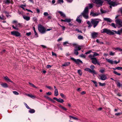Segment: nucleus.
Here are the masks:
<instances>
[{"mask_svg": "<svg viewBox=\"0 0 122 122\" xmlns=\"http://www.w3.org/2000/svg\"><path fill=\"white\" fill-rule=\"evenodd\" d=\"M112 30L113 31L115 32L116 34H117L120 35L121 34V32H120V31H119V30H118L117 31H115V30Z\"/></svg>", "mask_w": 122, "mask_h": 122, "instance_id": "26", "label": "nucleus"}, {"mask_svg": "<svg viewBox=\"0 0 122 122\" xmlns=\"http://www.w3.org/2000/svg\"><path fill=\"white\" fill-rule=\"evenodd\" d=\"M59 107L63 109L64 110H67V109L65 107L61 105H60Z\"/></svg>", "mask_w": 122, "mask_h": 122, "instance_id": "40", "label": "nucleus"}, {"mask_svg": "<svg viewBox=\"0 0 122 122\" xmlns=\"http://www.w3.org/2000/svg\"><path fill=\"white\" fill-rule=\"evenodd\" d=\"M115 81L116 82V83L117 84V86L118 87H120L121 86V85L119 82V81L118 80H115Z\"/></svg>", "mask_w": 122, "mask_h": 122, "instance_id": "20", "label": "nucleus"}, {"mask_svg": "<svg viewBox=\"0 0 122 122\" xmlns=\"http://www.w3.org/2000/svg\"><path fill=\"white\" fill-rule=\"evenodd\" d=\"M100 14V13L99 12L94 13L93 11H91L90 15L92 16L95 17L98 15Z\"/></svg>", "mask_w": 122, "mask_h": 122, "instance_id": "10", "label": "nucleus"}, {"mask_svg": "<svg viewBox=\"0 0 122 122\" xmlns=\"http://www.w3.org/2000/svg\"><path fill=\"white\" fill-rule=\"evenodd\" d=\"M29 84L32 87H33L35 88H37V87L35 86L33 84L30 82H29Z\"/></svg>", "mask_w": 122, "mask_h": 122, "instance_id": "31", "label": "nucleus"}, {"mask_svg": "<svg viewBox=\"0 0 122 122\" xmlns=\"http://www.w3.org/2000/svg\"><path fill=\"white\" fill-rule=\"evenodd\" d=\"M93 53H94V54L93 55V56H94V57L97 56H98L99 55V54H98L96 52H93Z\"/></svg>", "mask_w": 122, "mask_h": 122, "instance_id": "43", "label": "nucleus"}, {"mask_svg": "<svg viewBox=\"0 0 122 122\" xmlns=\"http://www.w3.org/2000/svg\"><path fill=\"white\" fill-rule=\"evenodd\" d=\"M58 102L62 103L64 102L63 100H55Z\"/></svg>", "mask_w": 122, "mask_h": 122, "instance_id": "33", "label": "nucleus"}, {"mask_svg": "<svg viewBox=\"0 0 122 122\" xmlns=\"http://www.w3.org/2000/svg\"><path fill=\"white\" fill-rule=\"evenodd\" d=\"M0 19L2 20H4V17L2 15V16H0Z\"/></svg>", "mask_w": 122, "mask_h": 122, "instance_id": "61", "label": "nucleus"}, {"mask_svg": "<svg viewBox=\"0 0 122 122\" xmlns=\"http://www.w3.org/2000/svg\"><path fill=\"white\" fill-rule=\"evenodd\" d=\"M113 72L115 74L119 76L120 75H121V74L120 73H118L116 71H113Z\"/></svg>", "mask_w": 122, "mask_h": 122, "instance_id": "37", "label": "nucleus"}, {"mask_svg": "<svg viewBox=\"0 0 122 122\" xmlns=\"http://www.w3.org/2000/svg\"><path fill=\"white\" fill-rule=\"evenodd\" d=\"M78 38L79 39H83V37L81 35H79L78 36Z\"/></svg>", "mask_w": 122, "mask_h": 122, "instance_id": "36", "label": "nucleus"}, {"mask_svg": "<svg viewBox=\"0 0 122 122\" xmlns=\"http://www.w3.org/2000/svg\"><path fill=\"white\" fill-rule=\"evenodd\" d=\"M111 25L112 26L114 27V28H116V27L115 24L114 23H112L111 24Z\"/></svg>", "mask_w": 122, "mask_h": 122, "instance_id": "59", "label": "nucleus"}, {"mask_svg": "<svg viewBox=\"0 0 122 122\" xmlns=\"http://www.w3.org/2000/svg\"><path fill=\"white\" fill-rule=\"evenodd\" d=\"M81 46H76L75 47V49H76L77 51H79L81 50Z\"/></svg>", "mask_w": 122, "mask_h": 122, "instance_id": "22", "label": "nucleus"}, {"mask_svg": "<svg viewBox=\"0 0 122 122\" xmlns=\"http://www.w3.org/2000/svg\"><path fill=\"white\" fill-rule=\"evenodd\" d=\"M92 52V51H89L87 52H86L85 53V54H89L90 53Z\"/></svg>", "mask_w": 122, "mask_h": 122, "instance_id": "62", "label": "nucleus"}, {"mask_svg": "<svg viewBox=\"0 0 122 122\" xmlns=\"http://www.w3.org/2000/svg\"><path fill=\"white\" fill-rule=\"evenodd\" d=\"M24 104L25 106H26V108H27V109H30V108L27 105L26 103H25Z\"/></svg>", "mask_w": 122, "mask_h": 122, "instance_id": "52", "label": "nucleus"}, {"mask_svg": "<svg viewBox=\"0 0 122 122\" xmlns=\"http://www.w3.org/2000/svg\"><path fill=\"white\" fill-rule=\"evenodd\" d=\"M69 44V43L67 41H66L63 43V45L64 46H67V45Z\"/></svg>", "mask_w": 122, "mask_h": 122, "instance_id": "38", "label": "nucleus"}, {"mask_svg": "<svg viewBox=\"0 0 122 122\" xmlns=\"http://www.w3.org/2000/svg\"><path fill=\"white\" fill-rule=\"evenodd\" d=\"M58 3H59L61 4V3H63V0H58Z\"/></svg>", "mask_w": 122, "mask_h": 122, "instance_id": "44", "label": "nucleus"}, {"mask_svg": "<svg viewBox=\"0 0 122 122\" xmlns=\"http://www.w3.org/2000/svg\"><path fill=\"white\" fill-rule=\"evenodd\" d=\"M100 20L98 19H92L91 22L92 24L93 25L94 28H95L98 24Z\"/></svg>", "mask_w": 122, "mask_h": 122, "instance_id": "3", "label": "nucleus"}, {"mask_svg": "<svg viewBox=\"0 0 122 122\" xmlns=\"http://www.w3.org/2000/svg\"><path fill=\"white\" fill-rule=\"evenodd\" d=\"M117 69L119 70H121V69H122V67H116Z\"/></svg>", "mask_w": 122, "mask_h": 122, "instance_id": "58", "label": "nucleus"}, {"mask_svg": "<svg viewBox=\"0 0 122 122\" xmlns=\"http://www.w3.org/2000/svg\"><path fill=\"white\" fill-rule=\"evenodd\" d=\"M71 59L72 60L75 62L76 64H78L79 63H82V61L79 59H76L73 58H71Z\"/></svg>", "mask_w": 122, "mask_h": 122, "instance_id": "9", "label": "nucleus"}, {"mask_svg": "<svg viewBox=\"0 0 122 122\" xmlns=\"http://www.w3.org/2000/svg\"><path fill=\"white\" fill-rule=\"evenodd\" d=\"M120 61L119 60L118 61H113V64H117L119 63L120 62Z\"/></svg>", "mask_w": 122, "mask_h": 122, "instance_id": "47", "label": "nucleus"}, {"mask_svg": "<svg viewBox=\"0 0 122 122\" xmlns=\"http://www.w3.org/2000/svg\"><path fill=\"white\" fill-rule=\"evenodd\" d=\"M61 96L63 98H66V96L64 95L62 93H61Z\"/></svg>", "mask_w": 122, "mask_h": 122, "instance_id": "41", "label": "nucleus"}, {"mask_svg": "<svg viewBox=\"0 0 122 122\" xmlns=\"http://www.w3.org/2000/svg\"><path fill=\"white\" fill-rule=\"evenodd\" d=\"M98 34L97 32H93L91 34V36L92 38H95L97 37Z\"/></svg>", "mask_w": 122, "mask_h": 122, "instance_id": "11", "label": "nucleus"}, {"mask_svg": "<svg viewBox=\"0 0 122 122\" xmlns=\"http://www.w3.org/2000/svg\"><path fill=\"white\" fill-rule=\"evenodd\" d=\"M4 2L5 3L8 4L10 3V0H5Z\"/></svg>", "mask_w": 122, "mask_h": 122, "instance_id": "27", "label": "nucleus"}, {"mask_svg": "<svg viewBox=\"0 0 122 122\" xmlns=\"http://www.w3.org/2000/svg\"><path fill=\"white\" fill-rule=\"evenodd\" d=\"M92 82H93L95 86L96 87H97V82H96V81H93V80H92Z\"/></svg>", "mask_w": 122, "mask_h": 122, "instance_id": "48", "label": "nucleus"}, {"mask_svg": "<svg viewBox=\"0 0 122 122\" xmlns=\"http://www.w3.org/2000/svg\"><path fill=\"white\" fill-rule=\"evenodd\" d=\"M115 52H113L112 51L109 52V55L111 56H113L115 54Z\"/></svg>", "mask_w": 122, "mask_h": 122, "instance_id": "45", "label": "nucleus"}, {"mask_svg": "<svg viewBox=\"0 0 122 122\" xmlns=\"http://www.w3.org/2000/svg\"><path fill=\"white\" fill-rule=\"evenodd\" d=\"M0 85L2 87L4 88H7L8 87V84L5 83H2Z\"/></svg>", "mask_w": 122, "mask_h": 122, "instance_id": "16", "label": "nucleus"}, {"mask_svg": "<svg viewBox=\"0 0 122 122\" xmlns=\"http://www.w3.org/2000/svg\"><path fill=\"white\" fill-rule=\"evenodd\" d=\"M89 5L90 9H91L92 8L93 5L92 4H89Z\"/></svg>", "mask_w": 122, "mask_h": 122, "instance_id": "57", "label": "nucleus"}, {"mask_svg": "<svg viewBox=\"0 0 122 122\" xmlns=\"http://www.w3.org/2000/svg\"><path fill=\"white\" fill-rule=\"evenodd\" d=\"M38 29L39 31L41 34H44L46 32V29L41 24L38 25Z\"/></svg>", "mask_w": 122, "mask_h": 122, "instance_id": "2", "label": "nucleus"}, {"mask_svg": "<svg viewBox=\"0 0 122 122\" xmlns=\"http://www.w3.org/2000/svg\"><path fill=\"white\" fill-rule=\"evenodd\" d=\"M90 67L91 68L92 70H93V69L95 68V66L93 65H91L90 66Z\"/></svg>", "mask_w": 122, "mask_h": 122, "instance_id": "56", "label": "nucleus"}, {"mask_svg": "<svg viewBox=\"0 0 122 122\" xmlns=\"http://www.w3.org/2000/svg\"><path fill=\"white\" fill-rule=\"evenodd\" d=\"M54 88L55 89L54 95L55 96H57L58 95V90L55 86H54Z\"/></svg>", "mask_w": 122, "mask_h": 122, "instance_id": "12", "label": "nucleus"}, {"mask_svg": "<svg viewBox=\"0 0 122 122\" xmlns=\"http://www.w3.org/2000/svg\"><path fill=\"white\" fill-rule=\"evenodd\" d=\"M93 2L97 4V6H102L103 2V1L101 0H92Z\"/></svg>", "mask_w": 122, "mask_h": 122, "instance_id": "5", "label": "nucleus"}, {"mask_svg": "<svg viewBox=\"0 0 122 122\" xmlns=\"http://www.w3.org/2000/svg\"><path fill=\"white\" fill-rule=\"evenodd\" d=\"M80 56L84 58H85L86 57V56L85 55L83 54H81V55Z\"/></svg>", "mask_w": 122, "mask_h": 122, "instance_id": "54", "label": "nucleus"}, {"mask_svg": "<svg viewBox=\"0 0 122 122\" xmlns=\"http://www.w3.org/2000/svg\"><path fill=\"white\" fill-rule=\"evenodd\" d=\"M23 18L27 21L29 20L30 19V17L28 16L24 15L23 16Z\"/></svg>", "mask_w": 122, "mask_h": 122, "instance_id": "19", "label": "nucleus"}, {"mask_svg": "<svg viewBox=\"0 0 122 122\" xmlns=\"http://www.w3.org/2000/svg\"><path fill=\"white\" fill-rule=\"evenodd\" d=\"M71 21V20L70 19H66L64 20V22H70Z\"/></svg>", "mask_w": 122, "mask_h": 122, "instance_id": "34", "label": "nucleus"}, {"mask_svg": "<svg viewBox=\"0 0 122 122\" xmlns=\"http://www.w3.org/2000/svg\"><path fill=\"white\" fill-rule=\"evenodd\" d=\"M99 84L100 86H103L105 85V84L104 83H102L101 82H99Z\"/></svg>", "mask_w": 122, "mask_h": 122, "instance_id": "49", "label": "nucleus"}, {"mask_svg": "<svg viewBox=\"0 0 122 122\" xmlns=\"http://www.w3.org/2000/svg\"><path fill=\"white\" fill-rule=\"evenodd\" d=\"M52 55L53 56H57V55L55 53H54L53 52H52Z\"/></svg>", "mask_w": 122, "mask_h": 122, "instance_id": "51", "label": "nucleus"}, {"mask_svg": "<svg viewBox=\"0 0 122 122\" xmlns=\"http://www.w3.org/2000/svg\"><path fill=\"white\" fill-rule=\"evenodd\" d=\"M104 20L105 21H106L107 22H112V20L109 18H104Z\"/></svg>", "mask_w": 122, "mask_h": 122, "instance_id": "21", "label": "nucleus"}, {"mask_svg": "<svg viewBox=\"0 0 122 122\" xmlns=\"http://www.w3.org/2000/svg\"><path fill=\"white\" fill-rule=\"evenodd\" d=\"M4 79L7 82H10L12 83L13 82L7 76H6L4 77Z\"/></svg>", "mask_w": 122, "mask_h": 122, "instance_id": "17", "label": "nucleus"}, {"mask_svg": "<svg viewBox=\"0 0 122 122\" xmlns=\"http://www.w3.org/2000/svg\"><path fill=\"white\" fill-rule=\"evenodd\" d=\"M13 93L15 95H17L19 94V93L16 91H13Z\"/></svg>", "mask_w": 122, "mask_h": 122, "instance_id": "55", "label": "nucleus"}, {"mask_svg": "<svg viewBox=\"0 0 122 122\" xmlns=\"http://www.w3.org/2000/svg\"><path fill=\"white\" fill-rule=\"evenodd\" d=\"M121 114L120 113H116L115 114V115L117 116H118Z\"/></svg>", "mask_w": 122, "mask_h": 122, "instance_id": "64", "label": "nucleus"}, {"mask_svg": "<svg viewBox=\"0 0 122 122\" xmlns=\"http://www.w3.org/2000/svg\"><path fill=\"white\" fill-rule=\"evenodd\" d=\"M76 31H77L78 32H79L80 33H82V32L81 30H79L77 29H76L75 30Z\"/></svg>", "mask_w": 122, "mask_h": 122, "instance_id": "63", "label": "nucleus"}, {"mask_svg": "<svg viewBox=\"0 0 122 122\" xmlns=\"http://www.w3.org/2000/svg\"><path fill=\"white\" fill-rule=\"evenodd\" d=\"M70 64L69 62H66L64 64L62 65V66H68Z\"/></svg>", "mask_w": 122, "mask_h": 122, "instance_id": "23", "label": "nucleus"}, {"mask_svg": "<svg viewBox=\"0 0 122 122\" xmlns=\"http://www.w3.org/2000/svg\"><path fill=\"white\" fill-rule=\"evenodd\" d=\"M21 26V24L20 23H17L15 25V26L17 27H20Z\"/></svg>", "mask_w": 122, "mask_h": 122, "instance_id": "35", "label": "nucleus"}, {"mask_svg": "<svg viewBox=\"0 0 122 122\" xmlns=\"http://www.w3.org/2000/svg\"><path fill=\"white\" fill-rule=\"evenodd\" d=\"M100 79L102 80H104L107 79V77L106 76L104 75H103L100 76Z\"/></svg>", "mask_w": 122, "mask_h": 122, "instance_id": "14", "label": "nucleus"}, {"mask_svg": "<svg viewBox=\"0 0 122 122\" xmlns=\"http://www.w3.org/2000/svg\"><path fill=\"white\" fill-rule=\"evenodd\" d=\"M74 54L76 55H77L78 54V52L76 49H74Z\"/></svg>", "mask_w": 122, "mask_h": 122, "instance_id": "29", "label": "nucleus"}, {"mask_svg": "<svg viewBox=\"0 0 122 122\" xmlns=\"http://www.w3.org/2000/svg\"><path fill=\"white\" fill-rule=\"evenodd\" d=\"M26 95L27 96L29 97H30L31 98H36V97L34 95H33L31 94H26Z\"/></svg>", "mask_w": 122, "mask_h": 122, "instance_id": "13", "label": "nucleus"}, {"mask_svg": "<svg viewBox=\"0 0 122 122\" xmlns=\"http://www.w3.org/2000/svg\"><path fill=\"white\" fill-rule=\"evenodd\" d=\"M11 34L13 36H20V33L17 31H13L11 32Z\"/></svg>", "mask_w": 122, "mask_h": 122, "instance_id": "8", "label": "nucleus"}, {"mask_svg": "<svg viewBox=\"0 0 122 122\" xmlns=\"http://www.w3.org/2000/svg\"><path fill=\"white\" fill-rule=\"evenodd\" d=\"M69 117H70V119H71V118L74 119L75 120H78V119L77 118L75 117H73L71 116H69Z\"/></svg>", "mask_w": 122, "mask_h": 122, "instance_id": "30", "label": "nucleus"}, {"mask_svg": "<svg viewBox=\"0 0 122 122\" xmlns=\"http://www.w3.org/2000/svg\"><path fill=\"white\" fill-rule=\"evenodd\" d=\"M92 62L94 64H96L97 63V59L95 57L92 59Z\"/></svg>", "mask_w": 122, "mask_h": 122, "instance_id": "15", "label": "nucleus"}, {"mask_svg": "<svg viewBox=\"0 0 122 122\" xmlns=\"http://www.w3.org/2000/svg\"><path fill=\"white\" fill-rule=\"evenodd\" d=\"M30 110L29 111V112L31 113H34L35 112V110L34 109H32L30 108V109H29Z\"/></svg>", "mask_w": 122, "mask_h": 122, "instance_id": "24", "label": "nucleus"}, {"mask_svg": "<svg viewBox=\"0 0 122 122\" xmlns=\"http://www.w3.org/2000/svg\"><path fill=\"white\" fill-rule=\"evenodd\" d=\"M46 94L47 95H50L51 94V92H49L46 93Z\"/></svg>", "mask_w": 122, "mask_h": 122, "instance_id": "60", "label": "nucleus"}, {"mask_svg": "<svg viewBox=\"0 0 122 122\" xmlns=\"http://www.w3.org/2000/svg\"><path fill=\"white\" fill-rule=\"evenodd\" d=\"M78 72L79 74L80 75H81L82 74V72L81 70H78Z\"/></svg>", "mask_w": 122, "mask_h": 122, "instance_id": "42", "label": "nucleus"}, {"mask_svg": "<svg viewBox=\"0 0 122 122\" xmlns=\"http://www.w3.org/2000/svg\"><path fill=\"white\" fill-rule=\"evenodd\" d=\"M87 24L88 25V27H91L92 26V25H91V24L90 21H87Z\"/></svg>", "mask_w": 122, "mask_h": 122, "instance_id": "32", "label": "nucleus"}, {"mask_svg": "<svg viewBox=\"0 0 122 122\" xmlns=\"http://www.w3.org/2000/svg\"><path fill=\"white\" fill-rule=\"evenodd\" d=\"M59 12L60 13L61 16H62L63 17H66V15L65 14L62 12L60 11Z\"/></svg>", "mask_w": 122, "mask_h": 122, "instance_id": "25", "label": "nucleus"}, {"mask_svg": "<svg viewBox=\"0 0 122 122\" xmlns=\"http://www.w3.org/2000/svg\"><path fill=\"white\" fill-rule=\"evenodd\" d=\"M115 21L117 26H118V28L122 27V20L118 19L116 20Z\"/></svg>", "mask_w": 122, "mask_h": 122, "instance_id": "6", "label": "nucleus"}, {"mask_svg": "<svg viewBox=\"0 0 122 122\" xmlns=\"http://www.w3.org/2000/svg\"><path fill=\"white\" fill-rule=\"evenodd\" d=\"M33 30L34 31V33L35 36H36V37H38V36L37 34V33L36 31L35 28L34 27H33Z\"/></svg>", "mask_w": 122, "mask_h": 122, "instance_id": "28", "label": "nucleus"}, {"mask_svg": "<svg viewBox=\"0 0 122 122\" xmlns=\"http://www.w3.org/2000/svg\"><path fill=\"white\" fill-rule=\"evenodd\" d=\"M101 32L102 33H106L107 34L109 35H113L114 34V32L109 29L106 28L103 29L102 30Z\"/></svg>", "mask_w": 122, "mask_h": 122, "instance_id": "4", "label": "nucleus"}, {"mask_svg": "<svg viewBox=\"0 0 122 122\" xmlns=\"http://www.w3.org/2000/svg\"><path fill=\"white\" fill-rule=\"evenodd\" d=\"M85 70L89 72L90 73H91L95 74H97V73L94 70H91L89 68H86L85 69Z\"/></svg>", "mask_w": 122, "mask_h": 122, "instance_id": "7", "label": "nucleus"}, {"mask_svg": "<svg viewBox=\"0 0 122 122\" xmlns=\"http://www.w3.org/2000/svg\"><path fill=\"white\" fill-rule=\"evenodd\" d=\"M12 27L13 28L17 30H19L18 28V27L16 26L15 27L13 25L12 26Z\"/></svg>", "mask_w": 122, "mask_h": 122, "instance_id": "46", "label": "nucleus"}, {"mask_svg": "<svg viewBox=\"0 0 122 122\" xmlns=\"http://www.w3.org/2000/svg\"><path fill=\"white\" fill-rule=\"evenodd\" d=\"M44 15L45 16H46L49 15V14L47 12H45L44 13Z\"/></svg>", "mask_w": 122, "mask_h": 122, "instance_id": "50", "label": "nucleus"}, {"mask_svg": "<svg viewBox=\"0 0 122 122\" xmlns=\"http://www.w3.org/2000/svg\"><path fill=\"white\" fill-rule=\"evenodd\" d=\"M88 8L87 7H86L82 13L79 16L77 17L76 21L78 23H81V20L80 19L81 18L82 15L85 19H87L88 18Z\"/></svg>", "mask_w": 122, "mask_h": 122, "instance_id": "1", "label": "nucleus"}, {"mask_svg": "<svg viewBox=\"0 0 122 122\" xmlns=\"http://www.w3.org/2000/svg\"><path fill=\"white\" fill-rule=\"evenodd\" d=\"M106 60L109 63L113 64V61L111 60L110 59H106Z\"/></svg>", "mask_w": 122, "mask_h": 122, "instance_id": "18", "label": "nucleus"}, {"mask_svg": "<svg viewBox=\"0 0 122 122\" xmlns=\"http://www.w3.org/2000/svg\"><path fill=\"white\" fill-rule=\"evenodd\" d=\"M89 57L90 58L91 60H92L94 58V56H93V55H90L89 56Z\"/></svg>", "mask_w": 122, "mask_h": 122, "instance_id": "39", "label": "nucleus"}, {"mask_svg": "<svg viewBox=\"0 0 122 122\" xmlns=\"http://www.w3.org/2000/svg\"><path fill=\"white\" fill-rule=\"evenodd\" d=\"M105 69L100 70L99 71L101 73H103L105 71Z\"/></svg>", "mask_w": 122, "mask_h": 122, "instance_id": "53", "label": "nucleus"}]
</instances>
